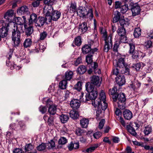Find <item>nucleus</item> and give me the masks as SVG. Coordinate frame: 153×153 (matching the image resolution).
I'll return each instance as SVG.
<instances>
[{
    "label": "nucleus",
    "instance_id": "obj_10",
    "mask_svg": "<svg viewBox=\"0 0 153 153\" xmlns=\"http://www.w3.org/2000/svg\"><path fill=\"white\" fill-rule=\"evenodd\" d=\"M102 80L98 76H93L91 78V82L94 85L99 87L101 84Z\"/></svg>",
    "mask_w": 153,
    "mask_h": 153
},
{
    "label": "nucleus",
    "instance_id": "obj_4",
    "mask_svg": "<svg viewBox=\"0 0 153 153\" xmlns=\"http://www.w3.org/2000/svg\"><path fill=\"white\" fill-rule=\"evenodd\" d=\"M12 25H13L14 27L16 28V30H18L19 31L23 32H25L26 34L28 36L29 35V23L27 22H23L22 25H17L15 24L14 22L10 24Z\"/></svg>",
    "mask_w": 153,
    "mask_h": 153
},
{
    "label": "nucleus",
    "instance_id": "obj_14",
    "mask_svg": "<svg viewBox=\"0 0 153 153\" xmlns=\"http://www.w3.org/2000/svg\"><path fill=\"white\" fill-rule=\"evenodd\" d=\"M116 83L120 86L124 85L126 82L125 77L123 75H119L115 78Z\"/></svg>",
    "mask_w": 153,
    "mask_h": 153
},
{
    "label": "nucleus",
    "instance_id": "obj_46",
    "mask_svg": "<svg viewBox=\"0 0 153 153\" xmlns=\"http://www.w3.org/2000/svg\"><path fill=\"white\" fill-rule=\"evenodd\" d=\"M37 16L36 14L34 13H32L30 16L29 18V24L33 23L35 22L37 19Z\"/></svg>",
    "mask_w": 153,
    "mask_h": 153
},
{
    "label": "nucleus",
    "instance_id": "obj_43",
    "mask_svg": "<svg viewBox=\"0 0 153 153\" xmlns=\"http://www.w3.org/2000/svg\"><path fill=\"white\" fill-rule=\"evenodd\" d=\"M92 104V105L95 108L99 106L100 104L101 103V101L100 99H97L96 100L95 99L91 100Z\"/></svg>",
    "mask_w": 153,
    "mask_h": 153
},
{
    "label": "nucleus",
    "instance_id": "obj_54",
    "mask_svg": "<svg viewBox=\"0 0 153 153\" xmlns=\"http://www.w3.org/2000/svg\"><path fill=\"white\" fill-rule=\"evenodd\" d=\"M67 142V140L65 137H62L59 139L58 143L60 145H64Z\"/></svg>",
    "mask_w": 153,
    "mask_h": 153
},
{
    "label": "nucleus",
    "instance_id": "obj_61",
    "mask_svg": "<svg viewBox=\"0 0 153 153\" xmlns=\"http://www.w3.org/2000/svg\"><path fill=\"white\" fill-rule=\"evenodd\" d=\"M39 110L42 114H44L46 112L47 109L46 106L41 105L39 108Z\"/></svg>",
    "mask_w": 153,
    "mask_h": 153
},
{
    "label": "nucleus",
    "instance_id": "obj_36",
    "mask_svg": "<svg viewBox=\"0 0 153 153\" xmlns=\"http://www.w3.org/2000/svg\"><path fill=\"white\" fill-rule=\"evenodd\" d=\"M35 48L36 49H33V50H31L29 51V53H38L41 50L43 51V49H44V48H43V47H42V46H41L40 44L39 43L36 44V46L35 47Z\"/></svg>",
    "mask_w": 153,
    "mask_h": 153
},
{
    "label": "nucleus",
    "instance_id": "obj_44",
    "mask_svg": "<svg viewBox=\"0 0 153 153\" xmlns=\"http://www.w3.org/2000/svg\"><path fill=\"white\" fill-rule=\"evenodd\" d=\"M14 11L12 10H8L4 15V18L5 19H7L8 17H11L13 16Z\"/></svg>",
    "mask_w": 153,
    "mask_h": 153
},
{
    "label": "nucleus",
    "instance_id": "obj_59",
    "mask_svg": "<svg viewBox=\"0 0 153 153\" xmlns=\"http://www.w3.org/2000/svg\"><path fill=\"white\" fill-rule=\"evenodd\" d=\"M84 133V131L80 128H78L76 130V134L78 136H80Z\"/></svg>",
    "mask_w": 153,
    "mask_h": 153
},
{
    "label": "nucleus",
    "instance_id": "obj_18",
    "mask_svg": "<svg viewBox=\"0 0 153 153\" xmlns=\"http://www.w3.org/2000/svg\"><path fill=\"white\" fill-rule=\"evenodd\" d=\"M123 115L125 119L129 120L133 117L132 112L128 109H125L123 112Z\"/></svg>",
    "mask_w": 153,
    "mask_h": 153
},
{
    "label": "nucleus",
    "instance_id": "obj_22",
    "mask_svg": "<svg viewBox=\"0 0 153 153\" xmlns=\"http://www.w3.org/2000/svg\"><path fill=\"white\" fill-rule=\"evenodd\" d=\"M28 151L29 144H28L25 146L24 151H22L21 149L16 148L13 150V153H25Z\"/></svg>",
    "mask_w": 153,
    "mask_h": 153
},
{
    "label": "nucleus",
    "instance_id": "obj_2",
    "mask_svg": "<svg viewBox=\"0 0 153 153\" xmlns=\"http://www.w3.org/2000/svg\"><path fill=\"white\" fill-rule=\"evenodd\" d=\"M119 23L121 27H118L117 32L121 38L123 37V38H120V42L125 43L126 42V37L125 36L126 31L124 27L128 26L129 25V22L128 21H126L124 19H121L120 20Z\"/></svg>",
    "mask_w": 153,
    "mask_h": 153
},
{
    "label": "nucleus",
    "instance_id": "obj_60",
    "mask_svg": "<svg viewBox=\"0 0 153 153\" xmlns=\"http://www.w3.org/2000/svg\"><path fill=\"white\" fill-rule=\"evenodd\" d=\"M82 57L81 56H79L74 61V65L75 66H77L78 65L82 63Z\"/></svg>",
    "mask_w": 153,
    "mask_h": 153
},
{
    "label": "nucleus",
    "instance_id": "obj_52",
    "mask_svg": "<svg viewBox=\"0 0 153 153\" xmlns=\"http://www.w3.org/2000/svg\"><path fill=\"white\" fill-rule=\"evenodd\" d=\"M46 147V143H42L41 144L37 147V149L39 151H42L45 149Z\"/></svg>",
    "mask_w": 153,
    "mask_h": 153
},
{
    "label": "nucleus",
    "instance_id": "obj_62",
    "mask_svg": "<svg viewBox=\"0 0 153 153\" xmlns=\"http://www.w3.org/2000/svg\"><path fill=\"white\" fill-rule=\"evenodd\" d=\"M144 45L147 48H150L152 47V43L151 41L148 40L145 42Z\"/></svg>",
    "mask_w": 153,
    "mask_h": 153
},
{
    "label": "nucleus",
    "instance_id": "obj_24",
    "mask_svg": "<svg viewBox=\"0 0 153 153\" xmlns=\"http://www.w3.org/2000/svg\"><path fill=\"white\" fill-rule=\"evenodd\" d=\"M126 101H118L117 102H114V107L116 106L117 105V106L120 109L123 110L126 108Z\"/></svg>",
    "mask_w": 153,
    "mask_h": 153
},
{
    "label": "nucleus",
    "instance_id": "obj_58",
    "mask_svg": "<svg viewBox=\"0 0 153 153\" xmlns=\"http://www.w3.org/2000/svg\"><path fill=\"white\" fill-rule=\"evenodd\" d=\"M86 68H78L77 71L78 73L81 75L84 74L87 71Z\"/></svg>",
    "mask_w": 153,
    "mask_h": 153
},
{
    "label": "nucleus",
    "instance_id": "obj_42",
    "mask_svg": "<svg viewBox=\"0 0 153 153\" xmlns=\"http://www.w3.org/2000/svg\"><path fill=\"white\" fill-rule=\"evenodd\" d=\"M74 42L77 46H80L82 44L81 37L80 36L76 37L74 39Z\"/></svg>",
    "mask_w": 153,
    "mask_h": 153
},
{
    "label": "nucleus",
    "instance_id": "obj_23",
    "mask_svg": "<svg viewBox=\"0 0 153 153\" xmlns=\"http://www.w3.org/2000/svg\"><path fill=\"white\" fill-rule=\"evenodd\" d=\"M132 57L134 59H137L139 58H143L145 56V54L140 51H135L132 54Z\"/></svg>",
    "mask_w": 153,
    "mask_h": 153
},
{
    "label": "nucleus",
    "instance_id": "obj_25",
    "mask_svg": "<svg viewBox=\"0 0 153 153\" xmlns=\"http://www.w3.org/2000/svg\"><path fill=\"white\" fill-rule=\"evenodd\" d=\"M152 126L151 125L149 124L145 127L143 132L145 136H148L152 132Z\"/></svg>",
    "mask_w": 153,
    "mask_h": 153
},
{
    "label": "nucleus",
    "instance_id": "obj_34",
    "mask_svg": "<svg viewBox=\"0 0 153 153\" xmlns=\"http://www.w3.org/2000/svg\"><path fill=\"white\" fill-rule=\"evenodd\" d=\"M99 146V144L97 143L94 144L86 150L83 151L82 152H85L91 153L93 152Z\"/></svg>",
    "mask_w": 153,
    "mask_h": 153
},
{
    "label": "nucleus",
    "instance_id": "obj_63",
    "mask_svg": "<svg viewBox=\"0 0 153 153\" xmlns=\"http://www.w3.org/2000/svg\"><path fill=\"white\" fill-rule=\"evenodd\" d=\"M47 35L48 34L45 31H43L40 34L39 39L41 40H44L46 37Z\"/></svg>",
    "mask_w": 153,
    "mask_h": 153
},
{
    "label": "nucleus",
    "instance_id": "obj_28",
    "mask_svg": "<svg viewBox=\"0 0 153 153\" xmlns=\"http://www.w3.org/2000/svg\"><path fill=\"white\" fill-rule=\"evenodd\" d=\"M94 85L91 82H88L86 84V90L88 93L96 90V89H95L94 88Z\"/></svg>",
    "mask_w": 153,
    "mask_h": 153
},
{
    "label": "nucleus",
    "instance_id": "obj_7",
    "mask_svg": "<svg viewBox=\"0 0 153 153\" xmlns=\"http://www.w3.org/2000/svg\"><path fill=\"white\" fill-rule=\"evenodd\" d=\"M125 58H120L118 59L117 62L114 60L113 62L114 66L115 67H127V64L125 62Z\"/></svg>",
    "mask_w": 153,
    "mask_h": 153
},
{
    "label": "nucleus",
    "instance_id": "obj_39",
    "mask_svg": "<svg viewBox=\"0 0 153 153\" xmlns=\"http://www.w3.org/2000/svg\"><path fill=\"white\" fill-rule=\"evenodd\" d=\"M93 10L91 8L89 9L88 11H87L85 17L89 18L91 20L93 18Z\"/></svg>",
    "mask_w": 153,
    "mask_h": 153
},
{
    "label": "nucleus",
    "instance_id": "obj_53",
    "mask_svg": "<svg viewBox=\"0 0 153 153\" xmlns=\"http://www.w3.org/2000/svg\"><path fill=\"white\" fill-rule=\"evenodd\" d=\"M106 97L104 92L103 90H101L99 94V97L98 98L101 99V101H106Z\"/></svg>",
    "mask_w": 153,
    "mask_h": 153
},
{
    "label": "nucleus",
    "instance_id": "obj_1",
    "mask_svg": "<svg viewBox=\"0 0 153 153\" xmlns=\"http://www.w3.org/2000/svg\"><path fill=\"white\" fill-rule=\"evenodd\" d=\"M101 33L102 35V38L105 41L103 51L105 52H107L112 47L113 35L111 33L108 36L107 31L102 28L101 30Z\"/></svg>",
    "mask_w": 153,
    "mask_h": 153
},
{
    "label": "nucleus",
    "instance_id": "obj_6",
    "mask_svg": "<svg viewBox=\"0 0 153 153\" xmlns=\"http://www.w3.org/2000/svg\"><path fill=\"white\" fill-rule=\"evenodd\" d=\"M98 49L97 48H95L94 50L91 51L90 53L88 54L86 56V62L88 64H91L92 65L93 62V56L95 52H97ZM94 66L92 67H97L98 66V64L96 62L93 63Z\"/></svg>",
    "mask_w": 153,
    "mask_h": 153
},
{
    "label": "nucleus",
    "instance_id": "obj_16",
    "mask_svg": "<svg viewBox=\"0 0 153 153\" xmlns=\"http://www.w3.org/2000/svg\"><path fill=\"white\" fill-rule=\"evenodd\" d=\"M88 97H87H87L85 98V101L86 100H93L96 99L98 96V92L96 90H95L88 93Z\"/></svg>",
    "mask_w": 153,
    "mask_h": 153
},
{
    "label": "nucleus",
    "instance_id": "obj_31",
    "mask_svg": "<svg viewBox=\"0 0 153 153\" xmlns=\"http://www.w3.org/2000/svg\"><path fill=\"white\" fill-rule=\"evenodd\" d=\"M116 102L118 101H126V98L125 94L123 93H120L116 97Z\"/></svg>",
    "mask_w": 153,
    "mask_h": 153
},
{
    "label": "nucleus",
    "instance_id": "obj_49",
    "mask_svg": "<svg viewBox=\"0 0 153 153\" xmlns=\"http://www.w3.org/2000/svg\"><path fill=\"white\" fill-rule=\"evenodd\" d=\"M129 49L128 51V53L132 55L133 53L135 51V46L134 45L130 43L129 44Z\"/></svg>",
    "mask_w": 153,
    "mask_h": 153
},
{
    "label": "nucleus",
    "instance_id": "obj_20",
    "mask_svg": "<svg viewBox=\"0 0 153 153\" xmlns=\"http://www.w3.org/2000/svg\"><path fill=\"white\" fill-rule=\"evenodd\" d=\"M69 151H72L73 149H77L79 148V143L78 142H71L68 146Z\"/></svg>",
    "mask_w": 153,
    "mask_h": 153
},
{
    "label": "nucleus",
    "instance_id": "obj_17",
    "mask_svg": "<svg viewBox=\"0 0 153 153\" xmlns=\"http://www.w3.org/2000/svg\"><path fill=\"white\" fill-rule=\"evenodd\" d=\"M131 10L132 15L134 16H136L140 13V7L137 4H134L131 8Z\"/></svg>",
    "mask_w": 153,
    "mask_h": 153
},
{
    "label": "nucleus",
    "instance_id": "obj_9",
    "mask_svg": "<svg viewBox=\"0 0 153 153\" xmlns=\"http://www.w3.org/2000/svg\"><path fill=\"white\" fill-rule=\"evenodd\" d=\"M44 13L45 16V17H49L51 16L52 12L54 11L53 8L51 5H46L44 8Z\"/></svg>",
    "mask_w": 153,
    "mask_h": 153
},
{
    "label": "nucleus",
    "instance_id": "obj_19",
    "mask_svg": "<svg viewBox=\"0 0 153 153\" xmlns=\"http://www.w3.org/2000/svg\"><path fill=\"white\" fill-rule=\"evenodd\" d=\"M47 18L42 17H39L36 22V26L41 27L43 26L45 22L47 21Z\"/></svg>",
    "mask_w": 153,
    "mask_h": 153
},
{
    "label": "nucleus",
    "instance_id": "obj_29",
    "mask_svg": "<svg viewBox=\"0 0 153 153\" xmlns=\"http://www.w3.org/2000/svg\"><path fill=\"white\" fill-rule=\"evenodd\" d=\"M70 117L74 120H76L78 118L79 114L78 112L76 111L71 110L69 112Z\"/></svg>",
    "mask_w": 153,
    "mask_h": 153
},
{
    "label": "nucleus",
    "instance_id": "obj_12",
    "mask_svg": "<svg viewBox=\"0 0 153 153\" xmlns=\"http://www.w3.org/2000/svg\"><path fill=\"white\" fill-rule=\"evenodd\" d=\"M61 13L57 10H54L52 12L51 16L49 17V21L50 22L52 19L53 21H57L61 16Z\"/></svg>",
    "mask_w": 153,
    "mask_h": 153
},
{
    "label": "nucleus",
    "instance_id": "obj_50",
    "mask_svg": "<svg viewBox=\"0 0 153 153\" xmlns=\"http://www.w3.org/2000/svg\"><path fill=\"white\" fill-rule=\"evenodd\" d=\"M82 82L81 81H79L74 85V88L77 91H80L82 89Z\"/></svg>",
    "mask_w": 153,
    "mask_h": 153
},
{
    "label": "nucleus",
    "instance_id": "obj_26",
    "mask_svg": "<svg viewBox=\"0 0 153 153\" xmlns=\"http://www.w3.org/2000/svg\"><path fill=\"white\" fill-rule=\"evenodd\" d=\"M89 122V120L88 119L83 118L80 120V125L82 128H86Z\"/></svg>",
    "mask_w": 153,
    "mask_h": 153
},
{
    "label": "nucleus",
    "instance_id": "obj_56",
    "mask_svg": "<svg viewBox=\"0 0 153 153\" xmlns=\"http://www.w3.org/2000/svg\"><path fill=\"white\" fill-rule=\"evenodd\" d=\"M87 97H88V94H86L85 96L84 97V93H82L81 95L80 96V101L84 102H87L89 100H86V101H85V100L86 99L85 98L87 97Z\"/></svg>",
    "mask_w": 153,
    "mask_h": 153
},
{
    "label": "nucleus",
    "instance_id": "obj_57",
    "mask_svg": "<svg viewBox=\"0 0 153 153\" xmlns=\"http://www.w3.org/2000/svg\"><path fill=\"white\" fill-rule=\"evenodd\" d=\"M121 69V73L124 74L125 75H128L129 74V69L128 68H120Z\"/></svg>",
    "mask_w": 153,
    "mask_h": 153
},
{
    "label": "nucleus",
    "instance_id": "obj_47",
    "mask_svg": "<svg viewBox=\"0 0 153 153\" xmlns=\"http://www.w3.org/2000/svg\"><path fill=\"white\" fill-rule=\"evenodd\" d=\"M141 34V29L139 27L136 28L135 29L134 33V35L135 38L139 37Z\"/></svg>",
    "mask_w": 153,
    "mask_h": 153
},
{
    "label": "nucleus",
    "instance_id": "obj_64",
    "mask_svg": "<svg viewBox=\"0 0 153 153\" xmlns=\"http://www.w3.org/2000/svg\"><path fill=\"white\" fill-rule=\"evenodd\" d=\"M105 119H102L99 122L98 128L100 129H102L105 123Z\"/></svg>",
    "mask_w": 153,
    "mask_h": 153
},
{
    "label": "nucleus",
    "instance_id": "obj_11",
    "mask_svg": "<svg viewBox=\"0 0 153 153\" xmlns=\"http://www.w3.org/2000/svg\"><path fill=\"white\" fill-rule=\"evenodd\" d=\"M80 101L76 99L72 100L70 103L71 106L74 110L77 109L79 108L80 107Z\"/></svg>",
    "mask_w": 153,
    "mask_h": 153
},
{
    "label": "nucleus",
    "instance_id": "obj_33",
    "mask_svg": "<svg viewBox=\"0 0 153 153\" xmlns=\"http://www.w3.org/2000/svg\"><path fill=\"white\" fill-rule=\"evenodd\" d=\"M114 16L113 18V23H116L117 22L119 21L120 20V19L121 14L120 12L118 11H116L114 12Z\"/></svg>",
    "mask_w": 153,
    "mask_h": 153
},
{
    "label": "nucleus",
    "instance_id": "obj_35",
    "mask_svg": "<svg viewBox=\"0 0 153 153\" xmlns=\"http://www.w3.org/2000/svg\"><path fill=\"white\" fill-rule=\"evenodd\" d=\"M61 122L63 123H66L69 119L68 115L65 114H62L59 117Z\"/></svg>",
    "mask_w": 153,
    "mask_h": 153
},
{
    "label": "nucleus",
    "instance_id": "obj_21",
    "mask_svg": "<svg viewBox=\"0 0 153 153\" xmlns=\"http://www.w3.org/2000/svg\"><path fill=\"white\" fill-rule=\"evenodd\" d=\"M86 9L84 7H80L78 9L77 13L80 17H83L86 16Z\"/></svg>",
    "mask_w": 153,
    "mask_h": 153
},
{
    "label": "nucleus",
    "instance_id": "obj_37",
    "mask_svg": "<svg viewBox=\"0 0 153 153\" xmlns=\"http://www.w3.org/2000/svg\"><path fill=\"white\" fill-rule=\"evenodd\" d=\"M56 106L54 105H51L49 107L48 112L50 114L53 115L56 113Z\"/></svg>",
    "mask_w": 153,
    "mask_h": 153
},
{
    "label": "nucleus",
    "instance_id": "obj_8",
    "mask_svg": "<svg viewBox=\"0 0 153 153\" xmlns=\"http://www.w3.org/2000/svg\"><path fill=\"white\" fill-rule=\"evenodd\" d=\"M93 42L91 41L90 44L84 45L82 48V53L84 54H88L90 53L92 50H94L96 48L93 49H91V45L93 44Z\"/></svg>",
    "mask_w": 153,
    "mask_h": 153
},
{
    "label": "nucleus",
    "instance_id": "obj_41",
    "mask_svg": "<svg viewBox=\"0 0 153 153\" xmlns=\"http://www.w3.org/2000/svg\"><path fill=\"white\" fill-rule=\"evenodd\" d=\"M127 128L128 131L132 135L136 136L137 133L134 128L129 125H127Z\"/></svg>",
    "mask_w": 153,
    "mask_h": 153
},
{
    "label": "nucleus",
    "instance_id": "obj_51",
    "mask_svg": "<svg viewBox=\"0 0 153 153\" xmlns=\"http://www.w3.org/2000/svg\"><path fill=\"white\" fill-rule=\"evenodd\" d=\"M120 11L122 13H125L128 9V5L125 4L121 6L120 8Z\"/></svg>",
    "mask_w": 153,
    "mask_h": 153
},
{
    "label": "nucleus",
    "instance_id": "obj_30",
    "mask_svg": "<svg viewBox=\"0 0 153 153\" xmlns=\"http://www.w3.org/2000/svg\"><path fill=\"white\" fill-rule=\"evenodd\" d=\"M79 30L81 31L82 33H85L87 31L88 29L87 23L84 22L82 24H80L79 27Z\"/></svg>",
    "mask_w": 153,
    "mask_h": 153
},
{
    "label": "nucleus",
    "instance_id": "obj_32",
    "mask_svg": "<svg viewBox=\"0 0 153 153\" xmlns=\"http://www.w3.org/2000/svg\"><path fill=\"white\" fill-rule=\"evenodd\" d=\"M73 73L71 71H67L65 73L64 79H65L68 80H70L72 78Z\"/></svg>",
    "mask_w": 153,
    "mask_h": 153
},
{
    "label": "nucleus",
    "instance_id": "obj_45",
    "mask_svg": "<svg viewBox=\"0 0 153 153\" xmlns=\"http://www.w3.org/2000/svg\"><path fill=\"white\" fill-rule=\"evenodd\" d=\"M106 101H101V103L100 104L98 108H101L102 110L105 111L107 108V104L105 102Z\"/></svg>",
    "mask_w": 153,
    "mask_h": 153
},
{
    "label": "nucleus",
    "instance_id": "obj_48",
    "mask_svg": "<svg viewBox=\"0 0 153 153\" xmlns=\"http://www.w3.org/2000/svg\"><path fill=\"white\" fill-rule=\"evenodd\" d=\"M43 103L45 104L47 106H50L51 105H52L53 102L49 98H44L43 100Z\"/></svg>",
    "mask_w": 153,
    "mask_h": 153
},
{
    "label": "nucleus",
    "instance_id": "obj_55",
    "mask_svg": "<svg viewBox=\"0 0 153 153\" xmlns=\"http://www.w3.org/2000/svg\"><path fill=\"white\" fill-rule=\"evenodd\" d=\"M48 149H53L55 147V143L53 140H51L48 143Z\"/></svg>",
    "mask_w": 153,
    "mask_h": 153
},
{
    "label": "nucleus",
    "instance_id": "obj_3",
    "mask_svg": "<svg viewBox=\"0 0 153 153\" xmlns=\"http://www.w3.org/2000/svg\"><path fill=\"white\" fill-rule=\"evenodd\" d=\"M3 20L0 21V24L2 25V27L0 29V36L1 37L4 38L7 35L8 28L9 27H12L13 25L10 24L13 22H11L7 23Z\"/></svg>",
    "mask_w": 153,
    "mask_h": 153
},
{
    "label": "nucleus",
    "instance_id": "obj_13",
    "mask_svg": "<svg viewBox=\"0 0 153 153\" xmlns=\"http://www.w3.org/2000/svg\"><path fill=\"white\" fill-rule=\"evenodd\" d=\"M109 93L112 95V98L113 102H116V97L118 95L117 88V87H114L112 89L109 90Z\"/></svg>",
    "mask_w": 153,
    "mask_h": 153
},
{
    "label": "nucleus",
    "instance_id": "obj_15",
    "mask_svg": "<svg viewBox=\"0 0 153 153\" xmlns=\"http://www.w3.org/2000/svg\"><path fill=\"white\" fill-rule=\"evenodd\" d=\"M43 119L49 126H53L54 125L53 118L52 116H48L45 114L43 117Z\"/></svg>",
    "mask_w": 153,
    "mask_h": 153
},
{
    "label": "nucleus",
    "instance_id": "obj_5",
    "mask_svg": "<svg viewBox=\"0 0 153 153\" xmlns=\"http://www.w3.org/2000/svg\"><path fill=\"white\" fill-rule=\"evenodd\" d=\"M13 32L12 39L15 46H18L19 44L20 38V31L18 30H16V28L14 27Z\"/></svg>",
    "mask_w": 153,
    "mask_h": 153
},
{
    "label": "nucleus",
    "instance_id": "obj_40",
    "mask_svg": "<svg viewBox=\"0 0 153 153\" xmlns=\"http://www.w3.org/2000/svg\"><path fill=\"white\" fill-rule=\"evenodd\" d=\"M28 8L26 6H23L20 7L17 10V13L21 14H24L27 12Z\"/></svg>",
    "mask_w": 153,
    "mask_h": 153
},
{
    "label": "nucleus",
    "instance_id": "obj_27",
    "mask_svg": "<svg viewBox=\"0 0 153 153\" xmlns=\"http://www.w3.org/2000/svg\"><path fill=\"white\" fill-rule=\"evenodd\" d=\"M76 3L75 2H71L70 8L68 10V12H69L70 13H74L76 9Z\"/></svg>",
    "mask_w": 153,
    "mask_h": 153
},
{
    "label": "nucleus",
    "instance_id": "obj_38",
    "mask_svg": "<svg viewBox=\"0 0 153 153\" xmlns=\"http://www.w3.org/2000/svg\"><path fill=\"white\" fill-rule=\"evenodd\" d=\"M67 81L66 80L64 79L60 82L59 86L61 89H65L67 88Z\"/></svg>",
    "mask_w": 153,
    "mask_h": 153
}]
</instances>
